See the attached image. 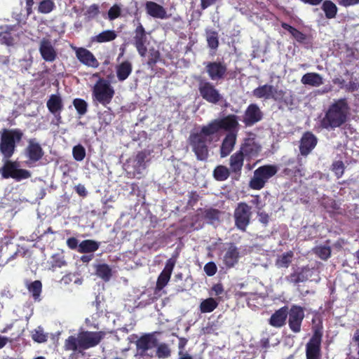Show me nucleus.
<instances>
[{
	"label": "nucleus",
	"mask_w": 359,
	"mask_h": 359,
	"mask_svg": "<svg viewBox=\"0 0 359 359\" xmlns=\"http://www.w3.org/2000/svg\"><path fill=\"white\" fill-rule=\"evenodd\" d=\"M104 336L105 333L102 331H81L77 336L71 335L65 339L64 348L67 351L80 353L98 345Z\"/></svg>",
	"instance_id": "1"
},
{
	"label": "nucleus",
	"mask_w": 359,
	"mask_h": 359,
	"mask_svg": "<svg viewBox=\"0 0 359 359\" xmlns=\"http://www.w3.org/2000/svg\"><path fill=\"white\" fill-rule=\"evenodd\" d=\"M214 133L208 125L203 126L200 131L192 132L188 139V143L198 161H205L208 157V144L212 141Z\"/></svg>",
	"instance_id": "2"
},
{
	"label": "nucleus",
	"mask_w": 359,
	"mask_h": 359,
	"mask_svg": "<svg viewBox=\"0 0 359 359\" xmlns=\"http://www.w3.org/2000/svg\"><path fill=\"white\" fill-rule=\"evenodd\" d=\"M348 107L345 100H339L332 104L321 121V126L326 129L341 126L346 121Z\"/></svg>",
	"instance_id": "3"
},
{
	"label": "nucleus",
	"mask_w": 359,
	"mask_h": 359,
	"mask_svg": "<svg viewBox=\"0 0 359 359\" xmlns=\"http://www.w3.org/2000/svg\"><path fill=\"white\" fill-rule=\"evenodd\" d=\"M23 133L19 129H4L1 134L0 152L8 159L15 151V144L21 141Z\"/></svg>",
	"instance_id": "4"
},
{
	"label": "nucleus",
	"mask_w": 359,
	"mask_h": 359,
	"mask_svg": "<svg viewBox=\"0 0 359 359\" xmlns=\"http://www.w3.org/2000/svg\"><path fill=\"white\" fill-rule=\"evenodd\" d=\"M252 95L259 99H273L276 101H283L287 104H292V95L287 97L286 91L278 89L272 85L265 84L260 86L253 90Z\"/></svg>",
	"instance_id": "5"
},
{
	"label": "nucleus",
	"mask_w": 359,
	"mask_h": 359,
	"mask_svg": "<svg viewBox=\"0 0 359 359\" xmlns=\"http://www.w3.org/2000/svg\"><path fill=\"white\" fill-rule=\"evenodd\" d=\"M278 170V167L275 165H266L258 168L254 171L253 177L250 181V187L260 190L267 181L277 173Z\"/></svg>",
	"instance_id": "6"
},
{
	"label": "nucleus",
	"mask_w": 359,
	"mask_h": 359,
	"mask_svg": "<svg viewBox=\"0 0 359 359\" xmlns=\"http://www.w3.org/2000/svg\"><path fill=\"white\" fill-rule=\"evenodd\" d=\"M114 95V90L110 83L100 79L93 88V98L104 106L109 104Z\"/></svg>",
	"instance_id": "7"
},
{
	"label": "nucleus",
	"mask_w": 359,
	"mask_h": 359,
	"mask_svg": "<svg viewBox=\"0 0 359 359\" xmlns=\"http://www.w3.org/2000/svg\"><path fill=\"white\" fill-rule=\"evenodd\" d=\"M0 174L4 179L11 177L16 181L28 179L31 177V172L25 169L19 168L16 162L6 159L4 165L0 168Z\"/></svg>",
	"instance_id": "8"
},
{
	"label": "nucleus",
	"mask_w": 359,
	"mask_h": 359,
	"mask_svg": "<svg viewBox=\"0 0 359 359\" xmlns=\"http://www.w3.org/2000/svg\"><path fill=\"white\" fill-rule=\"evenodd\" d=\"M251 216V207L245 203H239L233 213L236 226L242 231H245Z\"/></svg>",
	"instance_id": "9"
},
{
	"label": "nucleus",
	"mask_w": 359,
	"mask_h": 359,
	"mask_svg": "<svg viewBox=\"0 0 359 359\" xmlns=\"http://www.w3.org/2000/svg\"><path fill=\"white\" fill-rule=\"evenodd\" d=\"M137 352L135 356L152 357L149 351L157 346V339L154 334L142 335L136 341Z\"/></svg>",
	"instance_id": "10"
},
{
	"label": "nucleus",
	"mask_w": 359,
	"mask_h": 359,
	"mask_svg": "<svg viewBox=\"0 0 359 359\" xmlns=\"http://www.w3.org/2000/svg\"><path fill=\"white\" fill-rule=\"evenodd\" d=\"M201 96L207 102L217 104L222 99V96L215 86L205 80H201L198 83Z\"/></svg>",
	"instance_id": "11"
},
{
	"label": "nucleus",
	"mask_w": 359,
	"mask_h": 359,
	"mask_svg": "<svg viewBox=\"0 0 359 359\" xmlns=\"http://www.w3.org/2000/svg\"><path fill=\"white\" fill-rule=\"evenodd\" d=\"M238 121L236 115H229L223 118L215 119L208 124L209 129L215 134L219 130H232L236 132L235 129L238 126Z\"/></svg>",
	"instance_id": "12"
},
{
	"label": "nucleus",
	"mask_w": 359,
	"mask_h": 359,
	"mask_svg": "<svg viewBox=\"0 0 359 359\" xmlns=\"http://www.w3.org/2000/svg\"><path fill=\"white\" fill-rule=\"evenodd\" d=\"M239 151L247 160H250L259 156L262 145L255 137H250L243 140Z\"/></svg>",
	"instance_id": "13"
},
{
	"label": "nucleus",
	"mask_w": 359,
	"mask_h": 359,
	"mask_svg": "<svg viewBox=\"0 0 359 359\" xmlns=\"http://www.w3.org/2000/svg\"><path fill=\"white\" fill-rule=\"evenodd\" d=\"M321 334L315 332L306 346V359H321Z\"/></svg>",
	"instance_id": "14"
},
{
	"label": "nucleus",
	"mask_w": 359,
	"mask_h": 359,
	"mask_svg": "<svg viewBox=\"0 0 359 359\" xmlns=\"http://www.w3.org/2000/svg\"><path fill=\"white\" fill-rule=\"evenodd\" d=\"M288 323L290 328L294 332H299L301 330V325L304 318V309L299 306L294 305L291 307L289 312Z\"/></svg>",
	"instance_id": "15"
},
{
	"label": "nucleus",
	"mask_w": 359,
	"mask_h": 359,
	"mask_svg": "<svg viewBox=\"0 0 359 359\" xmlns=\"http://www.w3.org/2000/svg\"><path fill=\"white\" fill-rule=\"evenodd\" d=\"M263 114L259 106L256 104H250L246 109L243 122L246 126H252L262 118Z\"/></svg>",
	"instance_id": "16"
},
{
	"label": "nucleus",
	"mask_w": 359,
	"mask_h": 359,
	"mask_svg": "<svg viewBox=\"0 0 359 359\" xmlns=\"http://www.w3.org/2000/svg\"><path fill=\"white\" fill-rule=\"evenodd\" d=\"M146 42V32L142 24L138 21L137 27L135 30L134 44L137 52L141 56H144L147 53V49L145 46Z\"/></svg>",
	"instance_id": "17"
},
{
	"label": "nucleus",
	"mask_w": 359,
	"mask_h": 359,
	"mask_svg": "<svg viewBox=\"0 0 359 359\" xmlns=\"http://www.w3.org/2000/svg\"><path fill=\"white\" fill-rule=\"evenodd\" d=\"M39 50L42 58L46 62H52L57 58V51L52 42L48 39H43L40 41Z\"/></svg>",
	"instance_id": "18"
},
{
	"label": "nucleus",
	"mask_w": 359,
	"mask_h": 359,
	"mask_svg": "<svg viewBox=\"0 0 359 359\" xmlns=\"http://www.w3.org/2000/svg\"><path fill=\"white\" fill-rule=\"evenodd\" d=\"M43 151L40 144L36 139H30L25 149V154L29 161L35 163L39 161L43 156Z\"/></svg>",
	"instance_id": "19"
},
{
	"label": "nucleus",
	"mask_w": 359,
	"mask_h": 359,
	"mask_svg": "<svg viewBox=\"0 0 359 359\" xmlns=\"http://www.w3.org/2000/svg\"><path fill=\"white\" fill-rule=\"evenodd\" d=\"M205 68L209 77L213 81L222 79L227 69L226 65L220 62H208Z\"/></svg>",
	"instance_id": "20"
},
{
	"label": "nucleus",
	"mask_w": 359,
	"mask_h": 359,
	"mask_svg": "<svg viewBox=\"0 0 359 359\" xmlns=\"http://www.w3.org/2000/svg\"><path fill=\"white\" fill-rule=\"evenodd\" d=\"M76 56L82 64L88 67L97 68L99 66V62L93 54L86 48H76Z\"/></svg>",
	"instance_id": "21"
},
{
	"label": "nucleus",
	"mask_w": 359,
	"mask_h": 359,
	"mask_svg": "<svg viewBox=\"0 0 359 359\" xmlns=\"http://www.w3.org/2000/svg\"><path fill=\"white\" fill-rule=\"evenodd\" d=\"M175 266V263L169 259L163 271L159 275L156 286V291H161L168 283L170 280L173 268Z\"/></svg>",
	"instance_id": "22"
},
{
	"label": "nucleus",
	"mask_w": 359,
	"mask_h": 359,
	"mask_svg": "<svg viewBox=\"0 0 359 359\" xmlns=\"http://www.w3.org/2000/svg\"><path fill=\"white\" fill-rule=\"evenodd\" d=\"M49 111L53 114L57 119H60V113L63 109L62 97L59 95H51L46 102Z\"/></svg>",
	"instance_id": "23"
},
{
	"label": "nucleus",
	"mask_w": 359,
	"mask_h": 359,
	"mask_svg": "<svg viewBox=\"0 0 359 359\" xmlns=\"http://www.w3.org/2000/svg\"><path fill=\"white\" fill-rule=\"evenodd\" d=\"M236 132H230L225 136L220 147L221 157H226L232 151L236 142Z\"/></svg>",
	"instance_id": "24"
},
{
	"label": "nucleus",
	"mask_w": 359,
	"mask_h": 359,
	"mask_svg": "<svg viewBox=\"0 0 359 359\" xmlns=\"http://www.w3.org/2000/svg\"><path fill=\"white\" fill-rule=\"evenodd\" d=\"M147 13L154 18L166 19L168 18L165 9L154 1H147L145 4Z\"/></svg>",
	"instance_id": "25"
},
{
	"label": "nucleus",
	"mask_w": 359,
	"mask_h": 359,
	"mask_svg": "<svg viewBox=\"0 0 359 359\" xmlns=\"http://www.w3.org/2000/svg\"><path fill=\"white\" fill-rule=\"evenodd\" d=\"M316 137L311 133H306L301 139L299 146L301 154L304 156L308 155L316 147Z\"/></svg>",
	"instance_id": "26"
},
{
	"label": "nucleus",
	"mask_w": 359,
	"mask_h": 359,
	"mask_svg": "<svg viewBox=\"0 0 359 359\" xmlns=\"http://www.w3.org/2000/svg\"><path fill=\"white\" fill-rule=\"evenodd\" d=\"M147 157L145 152H139L134 161L135 175L137 177L140 178L144 173L147 168Z\"/></svg>",
	"instance_id": "27"
},
{
	"label": "nucleus",
	"mask_w": 359,
	"mask_h": 359,
	"mask_svg": "<svg viewBox=\"0 0 359 359\" xmlns=\"http://www.w3.org/2000/svg\"><path fill=\"white\" fill-rule=\"evenodd\" d=\"M244 158L245 156L239 150L231 156L229 165L231 172L235 173L241 172L243 165Z\"/></svg>",
	"instance_id": "28"
},
{
	"label": "nucleus",
	"mask_w": 359,
	"mask_h": 359,
	"mask_svg": "<svg viewBox=\"0 0 359 359\" xmlns=\"http://www.w3.org/2000/svg\"><path fill=\"white\" fill-rule=\"evenodd\" d=\"M287 316V308L284 306L276 311L270 318V324L276 327H280L285 324Z\"/></svg>",
	"instance_id": "29"
},
{
	"label": "nucleus",
	"mask_w": 359,
	"mask_h": 359,
	"mask_svg": "<svg viewBox=\"0 0 359 359\" xmlns=\"http://www.w3.org/2000/svg\"><path fill=\"white\" fill-rule=\"evenodd\" d=\"M301 82L304 85L318 87L323 83V79L319 74L311 72L305 74L302 77Z\"/></svg>",
	"instance_id": "30"
},
{
	"label": "nucleus",
	"mask_w": 359,
	"mask_h": 359,
	"mask_svg": "<svg viewBox=\"0 0 359 359\" xmlns=\"http://www.w3.org/2000/svg\"><path fill=\"white\" fill-rule=\"evenodd\" d=\"M238 257L239 253L237 248L231 245L229 247L226 252L224 255V262L227 266L231 267L234 266L236 263H237Z\"/></svg>",
	"instance_id": "31"
},
{
	"label": "nucleus",
	"mask_w": 359,
	"mask_h": 359,
	"mask_svg": "<svg viewBox=\"0 0 359 359\" xmlns=\"http://www.w3.org/2000/svg\"><path fill=\"white\" fill-rule=\"evenodd\" d=\"M132 72V65L128 61L121 63L116 67V75L118 81H123L126 80Z\"/></svg>",
	"instance_id": "32"
},
{
	"label": "nucleus",
	"mask_w": 359,
	"mask_h": 359,
	"mask_svg": "<svg viewBox=\"0 0 359 359\" xmlns=\"http://www.w3.org/2000/svg\"><path fill=\"white\" fill-rule=\"evenodd\" d=\"M117 37L114 30H104L99 34L92 37V41L97 43H106L114 41Z\"/></svg>",
	"instance_id": "33"
},
{
	"label": "nucleus",
	"mask_w": 359,
	"mask_h": 359,
	"mask_svg": "<svg viewBox=\"0 0 359 359\" xmlns=\"http://www.w3.org/2000/svg\"><path fill=\"white\" fill-rule=\"evenodd\" d=\"M100 247V243L93 240L83 241L79 245V251L82 253H89L96 251Z\"/></svg>",
	"instance_id": "34"
},
{
	"label": "nucleus",
	"mask_w": 359,
	"mask_h": 359,
	"mask_svg": "<svg viewBox=\"0 0 359 359\" xmlns=\"http://www.w3.org/2000/svg\"><path fill=\"white\" fill-rule=\"evenodd\" d=\"M292 257L293 252L291 251L283 253L277 258L276 265L279 268H287L292 262Z\"/></svg>",
	"instance_id": "35"
},
{
	"label": "nucleus",
	"mask_w": 359,
	"mask_h": 359,
	"mask_svg": "<svg viewBox=\"0 0 359 359\" xmlns=\"http://www.w3.org/2000/svg\"><path fill=\"white\" fill-rule=\"evenodd\" d=\"M96 274L105 281H108L111 276V269L106 264H99L96 268Z\"/></svg>",
	"instance_id": "36"
},
{
	"label": "nucleus",
	"mask_w": 359,
	"mask_h": 359,
	"mask_svg": "<svg viewBox=\"0 0 359 359\" xmlns=\"http://www.w3.org/2000/svg\"><path fill=\"white\" fill-rule=\"evenodd\" d=\"M218 306V303L213 298L203 300L200 304V310L202 313H210L214 311Z\"/></svg>",
	"instance_id": "37"
},
{
	"label": "nucleus",
	"mask_w": 359,
	"mask_h": 359,
	"mask_svg": "<svg viewBox=\"0 0 359 359\" xmlns=\"http://www.w3.org/2000/svg\"><path fill=\"white\" fill-rule=\"evenodd\" d=\"M322 8L327 18L331 19L335 17L337 11L336 5L330 1H325L323 4Z\"/></svg>",
	"instance_id": "38"
},
{
	"label": "nucleus",
	"mask_w": 359,
	"mask_h": 359,
	"mask_svg": "<svg viewBox=\"0 0 359 359\" xmlns=\"http://www.w3.org/2000/svg\"><path fill=\"white\" fill-rule=\"evenodd\" d=\"M229 176V170L224 166L219 165L214 170V177L217 180L224 181Z\"/></svg>",
	"instance_id": "39"
},
{
	"label": "nucleus",
	"mask_w": 359,
	"mask_h": 359,
	"mask_svg": "<svg viewBox=\"0 0 359 359\" xmlns=\"http://www.w3.org/2000/svg\"><path fill=\"white\" fill-rule=\"evenodd\" d=\"M203 217L209 223H214L219 218V212L215 209H207L203 212Z\"/></svg>",
	"instance_id": "40"
},
{
	"label": "nucleus",
	"mask_w": 359,
	"mask_h": 359,
	"mask_svg": "<svg viewBox=\"0 0 359 359\" xmlns=\"http://www.w3.org/2000/svg\"><path fill=\"white\" fill-rule=\"evenodd\" d=\"M55 8V4L51 0H43L39 3L38 11L41 13H49Z\"/></svg>",
	"instance_id": "41"
},
{
	"label": "nucleus",
	"mask_w": 359,
	"mask_h": 359,
	"mask_svg": "<svg viewBox=\"0 0 359 359\" xmlns=\"http://www.w3.org/2000/svg\"><path fill=\"white\" fill-rule=\"evenodd\" d=\"M156 355L159 358H167L170 355V349L168 346L164 343L158 344L156 346Z\"/></svg>",
	"instance_id": "42"
},
{
	"label": "nucleus",
	"mask_w": 359,
	"mask_h": 359,
	"mask_svg": "<svg viewBox=\"0 0 359 359\" xmlns=\"http://www.w3.org/2000/svg\"><path fill=\"white\" fill-rule=\"evenodd\" d=\"M72 154L76 161H81L86 156V149L81 144H78L73 147Z\"/></svg>",
	"instance_id": "43"
},
{
	"label": "nucleus",
	"mask_w": 359,
	"mask_h": 359,
	"mask_svg": "<svg viewBox=\"0 0 359 359\" xmlns=\"http://www.w3.org/2000/svg\"><path fill=\"white\" fill-rule=\"evenodd\" d=\"M315 253L322 259H327L331 255V249L328 246H318L314 249Z\"/></svg>",
	"instance_id": "44"
},
{
	"label": "nucleus",
	"mask_w": 359,
	"mask_h": 359,
	"mask_svg": "<svg viewBox=\"0 0 359 359\" xmlns=\"http://www.w3.org/2000/svg\"><path fill=\"white\" fill-rule=\"evenodd\" d=\"M41 283L39 280H35L28 286V290L35 299H38L41 292Z\"/></svg>",
	"instance_id": "45"
},
{
	"label": "nucleus",
	"mask_w": 359,
	"mask_h": 359,
	"mask_svg": "<svg viewBox=\"0 0 359 359\" xmlns=\"http://www.w3.org/2000/svg\"><path fill=\"white\" fill-rule=\"evenodd\" d=\"M207 41L210 48L212 49L217 48L219 44L217 33L215 32H207Z\"/></svg>",
	"instance_id": "46"
},
{
	"label": "nucleus",
	"mask_w": 359,
	"mask_h": 359,
	"mask_svg": "<svg viewBox=\"0 0 359 359\" xmlns=\"http://www.w3.org/2000/svg\"><path fill=\"white\" fill-rule=\"evenodd\" d=\"M74 106L80 115H84L87 111V103L81 99H75L73 101Z\"/></svg>",
	"instance_id": "47"
},
{
	"label": "nucleus",
	"mask_w": 359,
	"mask_h": 359,
	"mask_svg": "<svg viewBox=\"0 0 359 359\" xmlns=\"http://www.w3.org/2000/svg\"><path fill=\"white\" fill-rule=\"evenodd\" d=\"M332 170L338 178L341 177L344 171V165L343 162L341 161H337L333 163Z\"/></svg>",
	"instance_id": "48"
},
{
	"label": "nucleus",
	"mask_w": 359,
	"mask_h": 359,
	"mask_svg": "<svg viewBox=\"0 0 359 359\" xmlns=\"http://www.w3.org/2000/svg\"><path fill=\"white\" fill-rule=\"evenodd\" d=\"M121 7L115 4L108 11V18L109 20H114L116 18H118L121 15Z\"/></svg>",
	"instance_id": "49"
},
{
	"label": "nucleus",
	"mask_w": 359,
	"mask_h": 359,
	"mask_svg": "<svg viewBox=\"0 0 359 359\" xmlns=\"http://www.w3.org/2000/svg\"><path fill=\"white\" fill-rule=\"evenodd\" d=\"M32 339L36 342L42 343L47 340V335L43 333L42 330L39 328L32 334Z\"/></svg>",
	"instance_id": "50"
},
{
	"label": "nucleus",
	"mask_w": 359,
	"mask_h": 359,
	"mask_svg": "<svg viewBox=\"0 0 359 359\" xmlns=\"http://www.w3.org/2000/svg\"><path fill=\"white\" fill-rule=\"evenodd\" d=\"M287 280L288 282L292 283H298L300 282H304L306 280V278L303 273H294L287 276Z\"/></svg>",
	"instance_id": "51"
},
{
	"label": "nucleus",
	"mask_w": 359,
	"mask_h": 359,
	"mask_svg": "<svg viewBox=\"0 0 359 359\" xmlns=\"http://www.w3.org/2000/svg\"><path fill=\"white\" fill-rule=\"evenodd\" d=\"M282 27L285 29L287 30L294 38L297 39H302V34L300 32H299L297 29L292 27V26L286 23H283Z\"/></svg>",
	"instance_id": "52"
},
{
	"label": "nucleus",
	"mask_w": 359,
	"mask_h": 359,
	"mask_svg": "<svg viewBox=\"0 0 359 359\" xmlns=\"http://www.w3.org/2000/svg\"><path fill=\"white\" fill-rule=\"evenodd\" d=\"M204 271L208 276H212L216 273L217 266L214 262H208L205 265Z\"/></svg>",
	"instance_id": "53"
},
{
	"label": "nucleus",
	"mask_w": 359,
	"mask_h": 359,
	"mask_svg": "<svg viewBox=\"0 0 359 359\" xmlns=\"http://www.w3.org/2000/svg\"><path fill=\"white\" fill-rule=\"evenodd\" d=\"M257 215L259 216V221L263 224H267L269 222V215L268 214L260 212V210L257 211Z\"/></svg>",
	"instance_id": "54"
},
{
	"label": "nucleus",
	"mask_w": 359,
	"mask_h": 359,
	"mask_svg": "<svg viewBox=\"0 0 359 359\" xmlns=\"http://www.w3.org/2000/svg\"><path fill=\"white\" fill-rule=\"evenodd\" d=\"M75 190L79 196H86L87 194V191L85 187L82 184H78L77 186H76Z\"/></svg>",
	"instance_id": "55"
},
{
	"label": "nucleus",
	"mask_w": 359,
	"mask_h": 359,
	"mask_svg": "<svg viewBox=\"0 0 359 359\" xmlns=\"http://www.w3.org/2000/svg\"><path fill=\"white\" fill-rule=\"evenodd\" d=\"M215 295H219L224 292L223 287L221 284H216L212 288Z\"/></svg>",
	"instance_id": "56"
},
{
	"label": "nucleus",
	"mask_w": 359,
	"mask_h": 359,
	"mask_svg": "<svg viewBox=\"0 0 359 359\" xmlns=\"http://www.w3.org/2000/svg\"><path fill=\"white\" fill-rule=\"evenodd\" d=\"M67 244L71 249H75L78 245V241L75 238H69L67 241Z\"/></svg>",
	"instance_id": "57"
},
{
	"label": "nucleus",
	"mask_w": 359,
	"mask_h": 359,
	"mask_svg": "<svg viewBox=\"0 0 359 359\" xmlns=\"http://www.w3.org/2000/svg\"><path fill=\"white\" fill-rule=\"evenodd\" d=\"M359 3V0H341L340 4L344 6H349Z\"/></svg>",
	"instance_id": "58"
},
{
	"label": "nucleus",
	"mask_w": 359,
	"mask_h": 359,
	"mask_svg": "<svg viewBox=\"0 0 359 359\" xmlns=\"http://www.w3.org/2000/svg\"><path fill=\"white\" fill-rule=\"evenodd\" d=\"M215 1L216 0H201V8L203 9H205L210 6L215 4Z\"/></svg>",
	"instance_id": "59"
},
{
	"label": "nucleus",
	"mask_w": 359,
	"mask_h": 359,
	"mask_svg": "<svg viewBox=\"0 0 359 359\" xmlns=\"http://www.w3.org/2000/svg\"><path fill=\"white\" fill-rule=\"evenodd\" d=\"M34 4V0H26L27 11L28 14L32 13V6Z\"/></svg>",
	"instance_id": "60"
},
{
	"label": "nucleus",
	"mask_w": 359,
	"mask_h": 359,
	"mask_svg": "<svg viewBox=\"0 0 359 359\" xmlns=\"http://www.w3.org/2000/svg\"><path fill=\"white\" fill-rule=\"evenodd\" d=\"M8 342V338L0 335V349L6 346Z\"/></svg>",
	"instance_id": "61"
},
{
	"label": "nucleus",
	"mask_w": 359,
	"mask_h": 359,
	"mask_svg": "<svg viewBox=\"0 0 359 359\" xmlns=\"http://www.w3.org/2000/svg\"><path fill=\"white\" fill-rule=\"evenodd\" d=\"M2 40H4V42L8 46L13 45V39L11 37L7 38L6 36H4Z\"/></svg>",
	"instance_id": "62"
},
{
	"label": "nucleus",
	"mask_w": 359,
	"mask_h": 359,
	"mask_svg": "<svg viewBox=\"0 0 359 359\" xmlns=\"http://www.w3.org/2000/svg\"><path fill=\"white\" fill-rule=\"evenodd\" d=\"M187 341L185 339L181 338L179 342V348L183 349L187 344Z\"/></svg>",
	"instance_id": "63"
},
{
	"label": "nucleus",
	"mask_w": 359,
	"mask_h": 359,
	"mask_svg": "<svg viewBox=\"0 0 359 359\" xmlns=\"http://www.w3.org/2000/svg\"><path fill=\"white\" fill-rule=\"evenodd\" d=\"M353 340L357 343L358 346H359V331L357 330L353 337Z\"/></svg>",
	"instance_id": "64"
}]
</instances>
